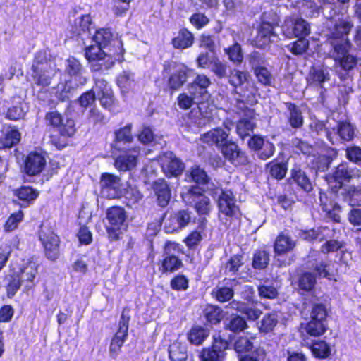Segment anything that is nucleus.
Instances as JSON below:
<instances>
[{"instance_id":"obj_1","label":"nucleus","mask_w":361,"mask_h":361,"mask_svg":"<svg viewBox=\"0 0 361 361\" xmlns=\"http://www.w3.org/2000/svg\"><path fill=\"white\" fill-rule=\"evenodd\" d=\"M94 44L84 48V56L92 72L103 73L116 62L124 61L125 49L121 38L114 37L110 28L97 29L92 37Z\"/></svg>"},{"instance_id":"obj_2","label":"nucleus","mask_w":361,"mask_h":361,"mask_svg":"<svg viewBox=\"0 0 361 361\" xmlns=\"http://www.w3.org/2000/svg\"><path fill=\"white\" fill-rule=\"evenodd\" d=\"M44 119L47 125L59 132V135L50 136L49 142L58 150H62L68 145V139L73 137L77 129L73 118L64 119L61 114L57 111L46 113Z\"/></svg>"},{"instance_id":"obj_3","label":"nucleus","mask_w":361,"mask_h":361,"mask_svg":"<svg viewBox=\"0 0 361 361\" xmlns=\"http://www.w3.org/2000/svg\"><path fill=\"white\" fill-rule=\"evenodd\" d=\"M221 192L216 200L219 214L224 215V225L226 228H235L241 223L242 212L236 204L233 192L231 190L220 188Z\"/></svg>"},{"instance_id":"obj_4","label":"nucleus","mask_w":361,"mask_h":361,"mask_svg":"<svg viewBox=\"0 0 361 361\" xmlns=\"http://www.w3.org/2000/svg\"><path fill=\"white\" fill-rule=\"evenodd\" d=\"M162 75L167 76L166 88L171 94L179 90L188 81L189 68L183 63L173 60H166L163 63Z\"/></svg>"},{"instance_id":"obj_5","label":"nucleus","mask_w":361,"mask_h":361,"mask_svg":"<svg viewBox=\"0 0 361 361\" xmlns=\"http://www.w3.org/2000/svg\"><path fill=\"white\" fill-rule=\"evenodd\" d=\"M55 64L43 51L37 52L31 66V77L36 86L48 87L54 75Z\"/></svg>"},{"instance_id":"obj_6","label":"nucleus","mask_w":361,"mask_h":361,"mask_svg":"<svg viewBox=\"0 0 361 361\" xmlns=\"http://www.w3.org/2000/svg\"><path fill=\"white\" fill-rule=\"evenodd\" d=\"M106 214L107 224L105 228L109 240L114 242L121 240L128 228L126 211L121 206H112L106 209Z\"/></svg>"},{"instance_id":"obj_7","label":"nucleus","mask_w":361,"mask_h":361,"mask_svg":"<svg viewBox=\"0 0 361 361\" xmlns=\"http://www.w3.org/2000/svg\"><path fill=\"white\" fill-rule=\"evenodd\" d=\"M171 251L183 253L180 243L166 241L164 246L162 259L158 262V269L161 274H169L178 271L183 267L182 259Z\"/></svg>"},{"instance_id":"obj_8","label":"nucleus","mask_w":361,"mask_h":361,"mask_svg":"<svg viewBox=\"0 0 361 361\" xmlns=\"http://www.w3.org/2000/svg\"><path fill=\"white\" fill-rule=\"evenodd\" d=\"M192 214L188 209L172 212L166 210L161 216L164 232L172 234L180 231L192 222Z\"/></svg>"},{"instance_id":"obj_9","label":"nucleus","mask_w":361,"mask_h":361,"mask_svg":"<svg viewBox=\"0 0 361 361\" xmlns=\"http://www.w3.org/2000/svg\"><path fill=\"white\" fill-rule=\"evenodd\" d=\"M38 238L46 259L52 262L57 261L61 255V241L58 234L52 228H47L39 231Z\"/></svg>"},{"instance_id":"obj_10","label":"nucleus","mask_w":361,"mask_h":361,"mask_svg":"<svg viewBox=\"0 0 361 361\" xmlns=\"http://www.w3.org/2000/svg\"><path fill=\"white\" fill-rule=\"evenodd\" d=\"M353 27L350 20L338 19L327 28L326 42L331 48L351 43L348 35Z\"/></svg>"},{"instance_id":"obj_11","label":"nucleus","mask_w":361,"mask_h":361,"mask_svg":"<svg viewBox=\"0 0 361 361\" xmlns=\"http://www.w3.org/2000/svg\"><path fill=\"white\" fill-rule=\"evenodd\" d=\"M187 204L195 209L199 216H209L212 205L204 190L197 185H190L183 197Z\"/></svg>"},{"instance_id":"obj_12","label":"nucleus","mask_w":361,"mask_h":361,"mask_svg":"<svg viewBox=\"0 0 361 361\" xmlns=\"http://www.w3.org/2000/svg\"><path fill=\"white\" fill-rule=\"evenodd\" d=\"M47 165L46 152H30L23 161L22 172L29 177L40 175Z\"/></svg>"},{"instance_id":"obj_13","label":"nucleus","mask_w":361,"mask_h":361,"mask_svg":"<svg viewBox=\"0 0 361 361\" xmlns=\"http://www.w3.org/2000/svg\"><path fill=\"white\" fill-rule=\"evenodd\" d=\"M225 160L235 167L245 166L250 163L249 157L238 145L230 140L222 145L220 150Z\"/></svg>"},{"instance_id":"obj_14","label":"nucleus","mask_w":361,"mask_h":361,"mask_svg":"<svg viewBox=\"0 0 361 361\" xmlns=\"http://www.w3.org/2000/svg\"><path fill=\"white\" fill-rule=\"evenodd\" d=\"M141 149L139 146H133L127 149L121 148L119 154L115 158L114 166L120 171H127L135 168L138 162Z\"/></svg>"},{"instance_id":"obj_15","label":"nucleus","mask_w":361,"mask_h":361,"mask_svg":"<svg viewBox=\"0 0 361 361\" xmlns=\"http://www.w3.org/2000/svg\"><path fill=\"white\" fill-rule=\"evenodd\" d=\"M351 48V43L331 48L334 61L346 71L353 70L357 63V56L350 53Z\"/></svg>"},{"instance_id":"obj_16","label":"nucleus","mask_w":361,"mask_h":361,"mask_svg":"<svg viewBox=\"0 0 361 361\" xmlns=\"http://www.w3.org/2000/svg\"><path fill=\"white\" fill-rule=\"evenodd\" d=\"M276 23L261 20L257 29V35L252 41V45L261 49L269 46L271 42V38L276 36Z\"/></svg>"},{"instance_id":"obj_17","label":"nucleus","mask_w":361,"mask_h":361,"mask_svg":"<svg viewBox=\"0 0 361 361\" xmlns=\"http://www.w3.org/2000/svg\"><path fill=\"white\" fill-rule=\"evenodd\" d=\"M161 161V169L167 178L178 177L185 169V164L172 152H164Z\"/></svg>"},{"instance_id":"obj_18","label":"nucleus","mask_w":361,"mask_h":361,"mask_svg":"<svg viewBox=\"0 0 361 361\" xmlns=\"http://www.w3.org/2000/svg\"><path fill=\"white\" fill-rule=\"evenodd\" d=\"M130 318L125 320L123 313L121 315V320L116 334L111 338L109 345V355L111 358L116 359L121 351V348L128 336V322Z\"/></svg>"},{"instance_id":"obj_19","label":"nucleus","mask_w":361,"mask_h":361,"mask_svg":"<svg viewBox=\"0 0 361 361\" xmlns=\"http://www.w3.org/2000/svg\"><path fill=\"white\" fill-rule=\"evenodd\" d=\"M248 147L258 152V157L262 160H267L272 157L275 152V146L270 141H265L264 137L259 135H253L247 140Z\"/></svg>"},{"instance_id":"obj_20","label":"nucleus","mask_w":361,"mask_h":361,"mask_svg":"<svg viewBox=\"0 0 361 361\" xmlns=\"http://www.w3.org/2000/svg\"><path fill=\"white\" fill-rule=\"evenodd\" d=\"M210 85L211 80L206 75L197 74L188 87L190 94L196 96L200 99L198 103H203L210 97L207 90Z\"/></svg>"},{"instance_id":"obj_21","label":"nucleus","mask_w":361,"mask_h":361,"mask_svg":"<svg viewBox=\"0 0 361 361\" xmlns=\"http://www.w3.org/2000/svg\"><path fill=\"white\" fill-rule=\"evenodd\" d=\"M284 32L289 37H306L310 34V25L301 17L290 18L285 21Z\"/></svg>"},{"instance_id":"obj_22","label":"nucleus","mask_w":361,"mask_h":361,"mask_svg":"<svg viewBox=\"0 0 361 361\" xmlns=\"http://www.w3.org/2000/svg\"><path fill=\"white\" fill-rule=\"evenodd\" d=\"M325 154H315L314 153L312 155L313 158L309 165L316 172H324L328 170L333 160L336 159L338 157V151L334 147L328 146L325 148Z\"/></svg>"},{"instance_id":"obj_23","label":"nucleus","mask_w":361,"mask_h":361,"mask_svg":"<svg viewBox=\"0 0 361 361\" xmlns=\"http://www.w3.org/2000/svg\"><path fill=\"white\" fill-rule=\"evenodd\" d=\"M288 168V163L287 160H284L283 153H279L276 158L265 164L267 172L271 178L278 180L286 177Z\"/></svg>"},{"instance_id":"obj_24","label":"nucleus","mask_w":361,"mask_h":361,"mask_svg":"<svg viewBox=\"0 0 361 361\" xmlns=\"http://www.w3.org/2000/svg\"><path fill=\"white\" fill-rule=\"evenodd\" d=\"M13 195L19 200L20 207H28L34 204L39 196V191L30 185H20L13 190Z\"/></svg>"},{"instance_id":"obj_25","label":"nucleus","mask_w":361,"mask_h":361,"mask_svg":"<svg viewBox=\"0 0 361 361\" xmlns=\"http://www.w3.org/2000/svg\"><path fill=\"white\" fill-rule=\"evenodd\" d=\"M228 124L229 123H225V122L223 123L224 127L228 129V132L221 128H216L204 133V142L207 143L214 144L219 148V149L221 150L222 145L225 143H228V141H230V140H228L230 131Z\"/></svg>"},{"instance_id":"obj_26","label":"nucleus","mask_w":361,"mask_h":361,"mask_svg":"<svg viewBox=\"0 0 361 361\" xmlns=\"http://www.w3.org/2000/svg\"><path fill=\"white\" fill-rule=\"evenodd\" d=\"M185 180L188 182L194 183V185H207L210 183L212 179L204 169L199 164H194L186 171L185 174Z\"/></svg>"},{"instance_id":"obj_27","label":"nucleus","mask_w":361,"mask_h":361,"mask_svg":"<svg viewBox=\"0 0 361 361\" xmlns=\"http://www.w3.org/2000/svg\"><path fill=\"white\" fill-rule=\"evenodd\" d=\"M152 188L157 196V204L161 207H166L171 198L169 184L164 179H159L153 183Z\"/></svg>"},{"instance_id":"obj_28","label":"nucleus","mask_w":361,"mask_h":361,"mask_svg":"<svg viewBox=\"0 0 361 361\" xmlns=\"http://www.w3.org/2000/svg\"><path fill=\"white\" fill-rule=\"evenodd\" d=\"M66 73L71 78L78 81L80 85H84L87 78L82 75L85 69L78 59L71 56L66 61Z\"/></svg>"},{"instance_id":"obj_29","label":"nucleus","mask_w":361,"mask_h":361,"mask_svg":"<svg viewBox=\"0 0 361 361\" xmlns=\"http://www.w3.org/2000/svg\"><path fill=\"white\" fill-rule=\"evenodd\" d=\"M194 42L193 33L183 27L179 29L176 35H174L171 40V44L174 49L184 50L191 47Z\"/></svg>"},{"instance_id":"obj_30","label":"nucleus","mask_w":361,"mask_h":361,"mask_svg":"<svg viewBox=\"0 0 361 361\" xmlns=\"http://www.w3.org/2000/svg\"><path fill=\"white\" fill-rule=\"evenodd\" d=\"M133 124L127 123L114 131V143L111 145L112 149L116 152H121V147L120 143L130 144L133 142L134 137L132 133Z\"/></svg>"},{"instance_id":"obj_31","label":"nucleus","mask_w":361,"mask_h":361,"mask_svg":"<svg viewBox=\"0 0 361 361\" xmlns=\"http://www.w3.org/2000/svg\"><path fill=\"white\" fill-rule=\"evenodd\" d=\"M319 199L321 208L325 212L326 217L335 223H340L341 207L334 200H329L325 194L320 195Z\"/></svg>"},{"instance_id":"obj_32","label":"nucleus","mask_w":361,"mask_h":361,"mask_svg":"<svg viewBox=\"0 0 361 361\" xmlns=\"http://www.w3.org/2000/svg\"><path fill=\"white\" fill-rule=\"evenodd\" d=\"M288 183L290 184H296L300 190L307 193L313 190V185L310 178L306 173L300 169H291Z\"/></svg>"},{"instance_id":"obj_33","label":"nucleus","mask_w":361,"mask_h":361,"mask_svg":"<svg viewBox=\"0 0 361 361\" xmlns=\"http://www.w3.org/2000/svg\"><path fill=\"white\" fill-rule=\"evenodd\" d=\"M239 88L240 92L238 93L242 99L237 100L238 104H244L245 102L250 104L257 103V95L259 92V88L252 80L250 79Z\"/></svg>"},{"instance_id":"obj_34","label":"nucleus","mask_w":361,"mask_h":361,"mask_svg":"<svg viewBox=\"0 0 361 361\" xmlns=\"http://www.w3.org/2000/svg\"><path fill=\"white\" fill-rule=\"evenodd\" d=\"M333 130L338 136L341 143L351 142L355 136V127L348 120L338 121Z\"/></svg>"},{"instance_id":"obj_35","label":"nucleus","mask_w":361,"mask_h":361,"mask_svg":"<svg viewBox=\"0 0 361 361\" xmlns=\"http://www.w3.org/2000/svg\"><path fill=\"white\" fill-rule=\"evenodd\" d=\"M284 105L288 112L286 118L289 126L293 129L301 128L304 125V117L301 109L292 102H286Z\"/></svg>"},{"instance_id":"obj_36","label":"nucleus","mask_w":361,"mask_h":361,"mask_svg":"<svg viewBox=\"0 0 361 361\" xmlns=\"http://www.w3.org/2000/svg\"><path fill=\"white\" fill-rule=\"evenodd\" d=\"M330 80V73L328 69L324 66H311L308 77L307 84L310 85H319L323 87V84Z\"/></svg>"},{"instance_id":"obj_37","label":"nucleus","mask_w":361,"mask_h":361,"mask_svg":"<svg viewBox=\"0 0 361 361\" xmlns=\"http://www.w3.org/2000/svg\"><path fill=\"white\" fill-rule=\"evenodd\" d=\"M295 245V242L289 235L280 232L274 243V253L278 256L287 254L294 249Z\"/></svg>"},{"instance_id":"obj_38","label":"nucleus","mask_w":361,"mask_h":361,"mask_svg":"<svg viewBox=\"0 0 361 361\" xmlns=\"http://www.w3.org/2000/svg\"><path fill=\"white\" fill-rule=\"evenodd\" d=\"M206 324L210 326L218 325L224 318L223 310L216 305L208 304L203 310Z\"/></svg>"},{"instance_id":"obj_39","label":"nucleus","mask_w":361,"mask_h":361,"mask_svg":"<svg viewBox=\"0 0 361 361\" xmlns=\"http://www.w3.org/2000/svg\"><path fill=\"white\" fill-rule=\"evenodd\" d=\"M209 330L200 325H192L187 333V339L194 345H200L209 337Z\"/></svg>"},{"instance_id":"obj_40","label":"nucleus","mask_w":361,"mask_h":361,"mask_svg":"<svg viewBox=\"0 0 361 361\" xmlns=\"http://www.w3.org/2000/svg\"><path fill=\"white\" fill-rule=\"evenodd\" d=\"M355 171H359L357 169L350 168L348 163L342 162L339 164L333 173L334 180L340 184H343L344 181H349L355 176Z\"/></svg>"},{"instance_id":"obj_41","label":"nucleus","mask_w":361,"mask_h":361,"mask_svg":"<svg viewBox=\"0 0 361 361\" xmlns=\"http://www.w3.org/2000/svg\"><path fill=\"white\" fill-rule=\"evenodd\" d=\"M250 79V75L247 71H242L237 68L231 70L228 75V83L236 92L238 88L243 86Z\"/></svg>"},{"instance_id":"obj_42","label":"nucleus","mask_w":361,"mask_h":361,"mask_svg":"<svg viewBox=\"0 0 361 361\" xmlns=\"http://www.w3.org/2000/svg\"><path fill=\"white\" fill-rule=\"evenodd\" d=\"M21 140V133L15 126L7 130L0 139V148L11 149Z\"/></svg>"},{"instance_id":"obj_43","label":"nucleus","mask_w":361,"mask_h":361,"mask_svg":"<svg viewBox=\"0 0 361 361\" xmlns=\"http://www.w3.org/2000/svg\"><path fill=\"white\" fill-rule=\"evenodd\" d=\"M307 347L316 358L325 359L331 354V348L324 340L313 341Z\"/></svg>"},{"instance_id":"obj_44","label":"nucleus","mask_w":361,"mask_h":361,"mask_svg":"<svg viewBox=\"0 0 361 361\" xmlns=\"http://www.w3.org/2000/svg\"><path fill=\"white\" fill-rule=\"evenodd\" d=\"M270 255L264 249H257L252 255V267L255 270L265 269L270 261Z\"/></svg>"},{"instance_id":"obj_45","label":"nucleus","mask_w":361,"mask_h":361,"mask_svg":"<svg viewBox=\"0 0 361 361\" xmlns=\"http://www.w3.org/2000/svg\"><path fill=\"white\" fill-rule=\"evenodd\" d=\"M307 335L314 337H319L327 331L326 322L310 318L305 327Z\"/></svg>"},{"instance_id":"obj_46","label":"nucleus","mask_w":361,"mask_h":361,"mask_svg":"<svg viewBox=\"0 0 361 361\" xmlns=\"http://www.w3.org/2000/svg\"><path fill=\"white\" fill-rule=\"evenodd\" d=\"M237 305L236 310L244 314L249 320L256 321L262 314V311L256 306L257 302L252 303L251 305L240 302H238Z\"/></svg>"},{"instance_id":"obj_47","label":"nucleus","mask_w":361,"mask_h":361,"mask_svg":"<svg viewBox=\"0 0 361 361\" xmlns=\"http://www.w3.org/2000/svg\"><path fill=\"white\" fill-rule=\"evenodd\" d=\"M211 295L215 300L224 303L233 298L234 290L232 287L216 286L212 289Z\"/></svg>"},{"instance_id":"obj_48","label":"nucleus","mask_w":361,"mask_h":361,"mask_svg":"<svg viewBox=\"0 0 361 361\" xmlns=\"http://www.w3.org/2000/svg\"><path fill=\"white\" fill-rule=\"evenodd\" d=\"M22 286L20 274L13 272L8 275V283L6 285V292L8 298H13Z\"/></svg>"},{"instance_id":"obj_49","label":"nucleus","mask_w":361,"mask_h":361,"mask_svg":"<svg viewBox=\"0 0 361 361\" xmlns=\"http://www.w3.org/2000/svg\"><path fill=\"white\" fill-rule=\"evenodd\" d=\"M256 128V123L249 118H240L236 123V133L242 140L249 137Z\"/></svg>"},{"instance_id":"obj_50","label":"nucleus","mask_w":361,"mask_h":361,"mask_svg":"<svg viewBox=\"0 0 361 361\" xmlns=\"http://www.w3.org/2000/svg\"><path fill=\"white\" fill-rule=\"evenodd\" d=\"M228 59L235 65H240L243 61V53L241 45L235 42L224 49Z\"/></svg>"},{"instance_id":"obj_51","label":"nucleus","mask_w":361,"mask_h":361,"mask_svg":"<svg viewBox=\"0 0 361 361\" xmlns=\"http://www.w3.org/2000/svg\"><path fill=\"white\" fill-rule=\"evenodd\" d=\"M252 72L259 84L264 87L272 85L274 78L270 70L266 66L256 67Z\"/></svg>"},{"instance_id":"obj_52","label":"nucleus","mask_w":361,"mask_h":361,"mask_svg":"<svg viewBox=\"0 0 361 361\" xmlns=\"http://www.w3.org/2000/svg\"><path fill=\"white\" fill-rule=\"evenodd\" d=\"M316 282V276L310 271H304L298 276V288L303 291L310 292L312 290Z\"/></svg>"},{"instance_id":"obj_53","label":"nucleus","mask_w":361,"mask_h":361,"mask_svg":"<svg viewBox=\"0 0 361 361\" xmlns=\"http://www.w3.org/2000/svg\"><path fill=\"white\" fill-rule=\"evenodd\" d=\"M243 253L231 255L225 264V269L233 275L238 274L239 269L244 264Z\"/></svg>"},{"instance_id":"obj_54","label":"nucleus","mask_w":361,"mask_h":361,"mask_svg":"<svg viewBox=\"0 0 361 361\" xmlns=\"http://www.w3.org/2000/svg\"><path fill=\"white\" fill-rule=\"evenodd\" d=\"M24 214L22 210L12 213L6 219L4 224V230L5 232L9 233L18 228V224L23 220Z\"/></svg>"},{"instance_id":"obj_55","label":"nucleus","mask_w":361,"mask_h":361,"mask_svg":"<svg viewBox=\"0 0 361 361\" xmlns=\"http://www.w3.org/2000/svg\"><path fill=\"white\" fill-rule=\"evenodd\" d=\"M25 114L26 111L24 110L23 102H18L8 108L5 118L8 120L16 121L23 119Z\"/></svg>"},{"instance_id":"obj_56","label":"nucleus","mask_w":361,"mask_h":361,"mask_svg":"<svg viewBox=\"0 0 361 361\" xmlns=\"http://www.w3.org/2000/svg\"><path fill=\"white\" fill-rule=\"evenodd\" d=\"M137 136L138 141L145 146L151 145L156 141V135L149 126H143Z\"/></svg>"},{"instance_id":"obj_57","label":"nucleus","mask_w":361,"mask_h":361,"mask_svg":"<svg viewBox=\"0 0 361 361\" xmlns=\"http://www.w3.org/2000/svg\"><path fill=\"white\" fill-rule=\"evenodd\" d=\"M278 324L277 315L274 312L267 313L260 322L259 331L263 333H269L274 330Z\"/></svg>"},{"instance_id":"obj_58","label":"nucleus","mask_w":361,"mask_h":361,"mask_svg":"<svg viewBox=\"0 0 361 361\" xmlns=\"http://www.w3.org/2000/svg\"><path fill=\"white\" fill-rule=\"evenodd\" d=\"M234 350L240 355L247 354L251 352L254 348L253 343L247 336H239L235 341Z\"/></svg>"},{"instance_id":"obj_59","label":"nucleus","mask_w":361,"mask_h":361,"mask_svg":"<svg viewBox=\"0 0 361 361\" xmlns=\"http://www.w3.org/2000/svg\"><path fill=\"white\" fill-rule=\"evenodd\" d=\"M170 287L175 291H185L189 288V279L183 274H176L170 280Z\"/></svg>"},{"instance_id":"obj_60","label":"nucleus","mask_w":361,"mask_h":361,"mask_svg":"<svg viewBox=\"0 0 361 361\" xmlns=\"http://www.w3.org/2000/svg\"><path fill=\"white\" fill-rule=\"evenodd\" d=\"M203 239L202 234L197 230H192L188 233L183 242L189 250H195L200 245Z\"/></svg>"},{"instance_id":"obj_61","label":"nucleus","mask_w":361,"mask_h":361,"mask_svg":"<svg viewBox=\"0 0 361 361\" xmlns=\"http://www.w3.org/2000/svg\"><path fill=\"white\" fill-rule=\"evenodd\" d=\"M248 327L246 320L240 315H235L231 318L226 329L233 333H240Z\"/></svg>"},{"instance_id":"obj_62","label":"nucleus","mask_w":361,"mask_h":361,"mask_svg":"<svg viewBox=\"0 0 361 361\" xmlns=\"http://www.w3.org/2000/svg\"><path fill=\"white\" fill-rule=\"evenodd\" d=\"M124 197L126 200V205L132 207L142 199L143 195L137 188L129 186L125 190Z\"/></svg>"},{"instance_id":"obj_63","label":"nucleus","mask_w":361,"mask_h":361,"mask_svg":"<svg viewBox=\"0 0 361 361\" xmlns=\"http://www.w3.org/2000/svg\"><path fill=\"white\" fill-rule=\"evenodd\" d=\"M298 39L290 44L287 47L294 55H301L307 51L309 48V42L305 37H297Z\"/></svg>"},{"instance_id":"obj_64","label":"nucleus","mask_w":361,"mask_h":361,"mask_svg":"<svg viewBox=\"0 0 361 361\" xmlns=\"http://www.w3.org/2000/svg\"><path fill=\"white\" fill-rule=\"evenodd\" d=\"M345 243L343 241H338L335 239L326 240L321 245L320 250L324 254H329L330 252H336L339 250L343 252V248Z\"/></svg>"}]
</instances>
